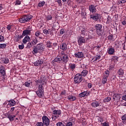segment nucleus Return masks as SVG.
<instances>
[{
  "label": "nucleus",
  "mask_w": 126,
  "mask_h": 126,
  "mask_svg": "<svg viewBox=\"0 0 126 126\" xmlns=\"http://www.w3.org/2000/svg\"><path fill=\"white\" fill-rule=\"evenodd\" d=\"M37 83H41L38 86V90H41L42 91L44 92V88H47V85L46 84V82L43 81V79L40 78L37 81Z\"/></svg>",
  "instance_id": "2"
},
{
  "label": "nucleus",
  "mask_w": 126,
  "mask_h": 126,
  "mask_svg": "<svg viewBox=\"0 0 126 126\" xmlns=\"http://www.w3.org/2000/svg\"><path fill=\"white\" fill-rule=\"evenodd\" d=\"M19 49H20V50H23V49H24V44H22V45H19Z\"/></svg>",
  "instance_id": "44"
},
{
  "label": "nucleus",
  "mask_w": 126,
  "mask_h": 126,
  "mask_svg": "<svg viewBox=\"0 0 126 126\" xmlns=\"http://www.w3.org/2000/svg\"><path fill=\"white\" fill-rule=\"evenodd\" d=\"M0 63L4 64L8 63H9V60L6 58H3L0 59Z\"/></svg>",
  "instance_id": "12"
},
{
  "label": "nucleus",
  "mask_w": 126,
  "mask_h": 126,
  "mask_svg": "<svg viewBox=\"0 0 126 126\" xmlns=\"http://www.w3.org/2000/svg\"><path fill=\"white\" fill-rule=\"evenodd\" d=\"M52 17L51 15L47 16L46 17L47 20H52Z\"/></svg>",
  "instance_id": "50"
},
{
  "label": "nucleus",
  "mask_w": 126,
  "mask_h": 126,
  "mask_svg": "<svg viewBox=\"0 0 126 126\" xmlns=\"http://www.w3.org/2000/svg\"><path fill=\"white\" fill-rule=\"evenodd\" d=\"M74 55H75V57H76V58H83L84 54H83V53L81 52H78V53H75Z\"/></svg>",
  "instance_id": "17"
},
{
  "label": "nucleus",
  "mask_w": 126,
  "mask_h": 126,
  "mask_svg": "<svg viewBox=\"0 0 126 126\" xmlns=\"http://www.w3.org/2000/svg\"><path fill=\"white\" fill-rule=\"evenodd\" d=\"M115 53V49L114 48H109L108 51L109 55H113Z\"/></svg>",
  "instance_id": "28"
},
{
  "label": "nucleus",
  "mask_w": 126,
  "mask_h": 126,
  "mask_svg": "<svg viewBox=\"0 0 126 126\" xmlns=\"http://www.w3.org/2000/svg\"><path fill=\"white\" fill-rule=\"evenodd\" d=\"M86 12H83V11H82L81 12V15L82 16H83L84 18H86Z\"/></svg>",
  "instance_id": "41"
},
{
  "label": "nucleus",
  "mask_w": 126,
  "mask_h": 126,
  "mask_svg": "<svg viewBox=\"0 0 126 126\" xmlns=\"http://www.w3.org/2000/svg\"><path fill=\"white\" fill-rule=\"evenodd\" d=\"M12 27V26H11V25H7V27H6V29L7 30H10V29H11Z\"/></svg>",
  "instance_id": "51"
},
{
  "label": "nucleus",
  "mask_w": 126,
  "mask_h": 126,
  "mask_svg": "<svg viewBox=\"0 0 126 126\" xmlns=\"http://www.w3.org/2000/svg\"><path fill=\"white\" fill-rule=\"evenodd\" d=\"M74 81L75 83L79 84L82 81V76L81 74H77L74 78Z\"/></svg>",
  "instance_id": "5"
},
{
  "label": "nucleus",
  "mask_w": 126,
  "mask_h": 126,
  "mask_svg": "<svg viewBox=\"0 0 126 126\" xmlns=\"http://www.w3.org/2000/svg\"><path fill=\"white\" fill-rule=\"evenodd\" d=\"M57 118H59V116H54L52 117V120L53 121H56V119H57Z\"/></svg>",
  "instance_id": "56"
},
{
  "label": "nucleus",
  "mask_w": 126,
  "mask_h": 126,
  "mask_svg": "<svg viewBox=\"0 0 126 126\" xmlns=\"http://www.w3.org/2000/svg\"><path fill=\"white\" fill-rule=\"evenodd\" d=\"M61 62H62V57L58 56L55 58L52 63H60Z\"/></svg>",
  "instance_id": "20"
},
{
  "label": "nucleus",
  "mask_w": 126,
  "mask_h": 126,
  "mask_svg": "<svg viewBox=\"0 0 126 126\" xmlns=\"http://www.w3.org/2000/svg\"><path fill=\"white\" fill-rule=\"evenodd\" d=\"M100 18L101 17L100 16L99 14H95V15L91 17V18H92L93 20H95V21H97L98 19L100 20Z\"/></svg>",
  "instance_id": "15"
},
{
  "label": "nucleus",
  "mask_w": 126,
  "mask_h": 126,
  "mask_svg": "<svg viewBox=\"0 0 126 126\" xmlns=\"http://www.w3.org/2000/svg\"><path fill=\"white\" fill-rule=\"evenodd\" d=\"M92 106L94 108H96V107L100 106V103L98 101H94L92 103Z\"/></svg>",
  "instance_id": "24"
},
{
  "label": "nucleus",
  "mask_w": 126,
  "mask_h": 126,
  "mask_svg": "<svg viewBox=\"0 0 126 126\" xmlns=\"http://www.w3.org/2000/svg\"><path fill=\"white\" fill-rule=\"evenodd\" d=\"M42 124H43V125L48 126L49 125H50V119L48 118V117L46 116H43L42 117Z\"/></svg>",
  "instance_id": "6"
},
{
  "label": "nucleus",
  "mask_w": 126,
  "mask_h": 126,
  "mask_svg": "<svg viewBox=\"0 0 126 126\" xmlns=\"http://www.w3.org/2000/svg\"><path fill=\"white\" fill-rule=\"evenodd\" d=\"M53 114L60 116V115H62V111L61 110H55L53 111Z\"/></svg>",
  "instance_id": "25"
},
{
  "label": "nucleus",
  "mask_w": 126,
  "mask_h": 126,
  "mask_svg": "<svg viewBox=\"0 0 126 126\" xmlns=\"http://www.w3.org/2000/svg\"><path fill=\"white\" fill-rule=\"evenodd\" d=\"M102 26L101 24H96L94 26L95 32L98 36H102L103 35V30H102Z\"/></svg>",
  "instance_id": "4"
},
{
  "label": "nucleus",
  "mask_w": 126,
  "mask_h": 126,
  "mask_svg": "<svg viewBox=\"0 0 126 126\" xmlns=\"http://www.w3.org/2000/svg\"><path fill=\"white\" fill-rule=\"evenodd\" d=\"M36 126H44V124L42 122H37Z\"/></svg>",
  "instance_id": "46"
},
{
  "label": "nucleus",
  "mask_w": 126,
  "mask_h": 126,
  "mask_svg": "<svg viewBox=\"0 0 126 126\" xmlns=\"http://www.w3.org/2000/svg\"><path fill=\"white\" fill-rule=\"evenodd\" d=\"M67 99L68 100H69V101H75L76 97L73 95H69L67 97Z\"/></svg>",
  "instance_id": "26"
},
{
  "label": "nucleus",
  "mask_w": 126,
  "mask_h": 126,
  "mask_svg": "<svg viewBox=\"0 0 126 126\" xmlns=\"http://www.w3.org/2000/svg\"><path fill=\"white\" fill-rule=\"evenodd\" d=\"M32 85V82H26L25 83V85L27 87H29V86H30V85Z\"/></svg>",
  "instance_id": "35"
},
{
  "label": "nucleus",
  "mask_w": 126,
  "mask_h": 126,
  "mask_svg": "<svg viewBox=\"0 0 126 126\" xmlns=\"http://www.w3.org/2000/svg\"><path fill=\"white\" fill-rule=\"evenodd\" d=\"M0 72L3 76L5 75V70H0Z\"/></svg>",
  "instance_id": "42"
},
{
  "label": "nucleus",
  "mask_w": 126,
  "mask_h": 126,
  "mask_svg": "<svg viewBox=\"0 0 126 126\" xmlns=\"http://www.w3.org/2000/svg\"><path fill=\"white\" fill-rule=\"evenodd\" d=\"M64 33V30H63V29L61 30L60 34L63 35V34Z\"/></svg>",
  "instance_id": "60"
},
{
  "label": "nucleus",
  "mask_w": 126,
  "mask_h": 126,
  "mask_svg": "<svg viewBox=\"0 0 126 126\" xmlns=\"http://www.w3.org/2000/svg\"><path fill=\"white\" fill-rule=\"evenodd\" d=\"M2 41H3V36L0 35V42H2Z\"/></svg>",
  "instance_id": "59"
},
{
  "label": "nucleus",
  "mask_w": 126,
  "mask_h": 126,
  "mask_svg": "<svg viewBox=\"0 0 126 126\" xmlns=\"http://www.w3.org/2000/svg\"><path fill=\"white\" fill-rule=\"evenodd\" d=\"M108 40L109 41H112V40L114 39V35L113 34H110L107 37Z\"/></svg>",
  "instance_id": "34"
},
{
  "label": "nucleus",
  "mask_w": 126,
  "mask_h": 126,
  "mask_svg": "<svg viewBox=\"0 0 126 126\" xmlns=\"http://www.w3.org/2000/svg\"><path fill=\"white\" fill-rule=\"evenodd\" d=\"M78 43L79 46H81L82 44L85 43V38L84 37L81 36L78 40Z\"/></svg>",
  "instance_id": "10"
},
{
  "label": "nucleus",
  "mask_w": 126,
  "mask_h": 126,
  "mask_svg": "<svg viewBox=\"0 0 126 126\" xmlns=\"http://www.w3.org/2000/svg\"><path fill=\"white\" fill-rule=\"evenodd\" d=\"M47 45L48 48H52V43L50 41L47 42Z\"/></svg>",
  "instance_id": "40"
},
{
  "label": "nucleus",
  "mask_w": 126,
  "mask_h": 126,
  "mask_svg": "<svg viewBox=\"0 0 126 126\" xmlns=\"http://www.w3.org/2000/svg\"><path fill=\"white\" fill-rule=\"evenodd\" d=\"M43 32L45 35H48V34H49V30H44Z\"/></svg>",
  "instance_id": "47"
},
{
  "label": "nucleus",
  "mask_w": 126,
  "mask_h": 126,
  "mask_svg": "<svg viewBox=\"0 0 126 126\" xmlns=\"http://www.w3.org/2000/svg\"><path fill=\"white\" fill-rule=\"evenodd\" d=\"M61 59L63 63H67V61H68V57L66 55H64L63 56L61 57Z\"/></svg>",
  "instance_id": "19"
},
{
  "label": "nucleus",
  "mask_w": 126,
  "mask_h": 126,
  "mask_svg": "<svg viewBox=\"0 0 126 126\" xmlns=\"http://www.w3.org/2000/svg\"><path fill=\"white\" fill-rule=\"evenodd\" d=\"M75 64H71L70 65V68L73 70L75 69Z\"/></svg>",
  "instance_id": "38"
},
{
  "label": "nucleus",
  "mask_w": 126,
  "mask_h": 126,
  "mask_svg": "<svg viewBox=\"0 0 126 126\" xmlns=\"http://www.w3.org/2000/svg\"><path fill=\"white\" fill-rule=\"evenodd\" d=\"M81 37L83 38H87L88 36H89V33H88V31L85 29L82 28L81 30Z\"/></svg>",
  "instance_id": "7"
},
{
  "label": "nucleus",
  "mask_w": 126,
  "mask_h": 126,
  "mask_svg": "<svg viewBox=\"0 0 126 126\" xmlns=\"http://www.w3.org/2000/svg\"><path fill=\"white\" fill-rule=\"evenodd\" d=\"M16 39H17L16 41L17 42H18V41H19L20 39V37H19V35L17 34L16 35Z\"/></svg>",
  "instance_id": "57"
},
{
  "label": "nucleus",
  "mask_w": 126,
  "mask_h": 126,
  "mask_svg": "<svg viewBox=\"0 0 126 126\" xmlns=\"http://www.w3.org/2000/svg\"><path fill=\"white\" fill-rule=\"evenodd\" d=\"M31 30H26L23 31V35H30L31 34Z\"/></svg>",
  "instance_id": "23"
},
{
  "label": "nucleus",
  "mask_w": 126,
  "mask_h": 126,
  "mask_svg": "<svg viewBox=\"0 0 126 126\" xmlns=\"http://www.w3.org/2000/svg\"><path fill=\"white\" fill-rule=\"evenodd\" d=\"M15 109V107H11L10 110V112H11V113H12V112H13V111H14V109Z\"/></svg>",
  "instance_id": "63"
},
{
  "label": "nucleus",
  "mask_w": 126,
  "mask_h": 126,
  "mask_svg": "<svg viewBox=\"0 0 126 126\" xmlns=\"http://www.w3.org/2000/svg\"><path fill=\"white\" fill-rule=\"evenodd\" d=\"M122 121H126V115H124L122 117Z\"/></svg>",
  "instance_id": "55"
},
{
  "label": "nucleus",
  "mask_w": 126,
  "mask_h": 126,
  "mask_svg": "<svg viewBox=\"0 0 126 126\" xmlns=\"http://www.w3.org/2000/svg\"><path fill=\"white\" fill-rule=\"evenodd\" d=\"M122 99L124 100V101H126V94L122 96Z\"/></svg>",
  "instance_id": "64"
},
{
  "label": "nucleus",
  "mask_w": 126,
  "mask_h": 126,
  "mask_svg": "<svg viewBox=\"0 0 126 126\" xmlns=\"http://www.w3.org/2000/svg\"><path fill=\"white\" fill-rule=\"evenodd\" d=\"M27 42H30V37L29 35H26L23 39V44H27Z\"/></svg>",
  "instance_id": "16"
},
{
  "label": "nucleus",
  "mask_w": 126,
  "mask_h": 126,
  "mask_svg": "<svg viewBox=\"0 0 126 126\" xmlns=\"http://www.w3.org/2000/svg\"><path fill=\"white\" fill-rule=\"evenodd\" d=\"M43 64V60L39 59L38 61H37L35 63H34V65L36 66H38V65H41Z\"/></svg>",
  "instance_id": "21"
},
{
  "label": "nucleus",
  "mask_w": 126,
  "mask_h": 126,
  "mask_svg": "<svg viewBox=\"0 0 126 126\" xmlns=\"http://www.w3.org/2000/svg\"><path fill=\"white\" fill-rule=\"evenodd\" d=\"M118 74L119 75H123L124 74V70H123L122 68H120L118 71Z\"/></svg>",
  "instance_id": "32"
},
{
  "label": "nucleus",
  "mask_w": 126,
  "mask_h": 126,
  "mask_svg": "<svg viewBox=\"0 0 126 126\" xmlns=\"http://www.w3.org/2000/svg\"><path fill=\"white\" fill-rule=\"evenodd\" d=\"M32 19V17L30 15H26L22 16L19 20V22L21 23H26L28 22L30 20Z\"/></svg>",
  "instance_id": "3"
},
{
  "label": "nucleus",
  "mask_w": 126,
  "mask_h": 126,
  "mask_svg": "<svg viewBox=\"0 0 126 126\" xmlns=\"http://www.w3.org/2000/svg\"><path fill=\"white\" fill-rule=\"evenodd\" d=\"M125 2H126V0H121L118 2L119 3H125Z\"/></svg>",
  "instance_id": "53"
},
{
  "label": "nucleus",
  "mask_w": 126,
  "mask_h": 126,
  "mask_svg": "<svg viewBox=\"0 0 126 126\" xmlns=\"http://www.w3.org/2000/svg\"><path fill=\"white\" fill-rule=\"evenodd\" d=\"M105 74H106V76H108L109 77V75L110 74V71L109 70H106L105 71Z\"/></svg>",
  "instance_id": "52"
},
{
  "label": "nucleus",
  "mask_w": 126,
  "mask_h": 126,
  "mask_svg": "<svg viewBox=\"0 0 126 126\" xmlns=\"http://www.w3.org/2000/svg\"><path fill=\"white\" fill-rule=\"evenodd\" d=\"M36 94L38 97H42L44 95V91H41V90H38L36 92Z\"/></svg>",
  "instance_id": "18"
},
{
  "label": "nucleus",
  "mask_w": 126,
  "mask_h": 126,
  "mask_svg": "<svg viewBox=\"0 0 126 126\" xmlns=\"http://www.w3.org/2000/svg\"><path fill=\"white\" fill-rule=\"evenodd\" d=\"M65 126H72V122L68 123Z\"/></svg>",
  "instance_id": "58"
},
{
  "label": "nucleus",
  "mask_w": 126,
  "mask_h": 126,
  "mask_svg": "<svg viewBox=\"0 0 126 126\" xmlns=\"http://www.w3.org/2000/svg\"><path fill=\"white\" fill-rule=\"evenodd\" d=\"M57 126H65L63 124L62 122H59L57 124Z\"/></svg>",
  "instance_id": "48"
},
{
  "label": "nucleus",
  "mask_w": 126,
  "mask_h": 126,
  "mask_svg": "<svg viewBox=\"0 0 126 126\" xmlns=\"http://www.w3.org/2000/svg\"><path fill=\"white\" fill-rule=\"evenodd\" d=\"M6 48V44H0V49H5Z\"/></svg>",
  "instance_id": "37"
},
{
  "label": "nucleus",
  "mask_w": 126,
  "mask_h": 126,
  "mask_svg": "<svg viewBox=\"0 0 126 126\" xmlns=\"http://www.w3.org/2000/svg\"><path fill=\"white\" fill-rule=\"evenodd\" d=\"M57 2L59 4L60 6H62L63 4L62 3V0H56Z\"/></svg>",
  "instance_id": "45"
},
{
  "label": "nucleus",
  "mask_w": 126,
  "mask_h": 126,
  "mask_svg": "<svg viewBox=\"0 0 126 126\" xmlns=\"http://www.w3.org/2000/svg\"><path fill=\"white\" fill-rule=\"evenodd\" d=\"M60 48L61 50H63V51H65L67 49V45L65 43H63L61 44Z\"/></svg>",
  "instance_id": "14"
},
{
  "label": "nucleus",
  "mask_w": 126,
  "mask_h": 126,
  "mask_svg": "<svg viewBox=\"0 0 126 126\" xmlns=\"http://www.w3.org/2000/svg\"><path fill=\"white\" fill-rule=\"evenodd\" d=\"M41 35V32H36L35 33V35L36 37H39Z\"/></svg>",
  "instance_id": "43"
},
{
  "label": "nucleus",
  "mask_w": 126,
  "mask_h": 126,
  "mask_svg": "<svg viewBox=\"0 0 126 126\" xmlns=\"http://www.w3.org/2000/svg\"><path fill=\"white\" fill-rule=\"evenodd\" d=\"M111 100H112V98H111V97L107 96V97H105L104 99L103 102L104 103H107V102H110V101H111Z\"/></svg>",
  "instance_id": "29"
},
{
  "label": "nucleus",
  "mask_w": 126,
  "mask_h": 126,
  "mask_svg": "<svg viewBox=\"0 0 126 126\" xmlns=\"http://www.w3.org/2000/svg\"><path fill=\"white\" fill-rule=\"evenodd\" d=\"M8 102V105L10 106V107H13V106H15V105H16V102L13 99L10 100Z\"/></svg>",
  "instance_id": "22"
},
{
  "label": "nucleus",
  "mask_w": 126,
  "mask_h": 126,
  "mask_svg": "<svg viewBox=\"0 0 126 126\" xmlns=\"http://www.w3.org/2000/svg\"><path fill=\"white\" fill-rule=\"evenodd\" d=\"M107 80H108V76H106L102 79V83H103V84H105V83L107 82Z\"/></svg>",
  "instance_id": "30"
},
{
  "label": "nucleus",
  "mask_w": 126,
  "mask_h": 126,
  "mask_svg": "<svg viewBox=\"0 0 126 126\" xmlns=\"http://www.w3.org/2000/svg\"><path fill=\"white\" fill-rule=\"evenodd\" d=\"M33 46L32 44V42H29L27 44V47L26 48H28L29 49H30V48H32Z\"/></svg>",
  "instance_id": "36"
},
{
  "label": "nucleus",
  "mask_w": 126,
  "mask_h": 126,
  "mask_svg": "<svg viewBox=\"0 0 126 126\" xmlns=\"http://www.w3.org/2000/svg\"><path fill=\"white\" fill-rule=\"evenodd\" d=\"M31 42H32L33 46H35V45L38 43V40L35 38V39H33Z\"/></svg>",
  "instance_id": "31"
},
{
  "label": "nucleus",
  "mask_w": 126,
  "mask_h": 126,
  "mask_svg": "<svg viewBox=\"0 0 126 126\" xmlns=\"http://www.w3.org/2000/svg\"><path fill=\"white\" fill-rule=\"evenodd\" d=\"M65 93H66V92L65 91V90H63L61 94L62 95H65Z\"/></svg>",
  "instance_id": "61"
},
{
  "label": "nucleus",
  "mask_w": 126,
  "mask_h": 126,
  "mask_svg": "<svg viewBox=\"0 0 126 126\" xmlns=\"http://www.w3.org/2000/svg\"><path fill=\"white\" fill-rule=\"evenodd\" d=\"M96 7H97V6H94V5H91L89 6V10L91 12H92L93 13H95L96 12Z\"/></svg>",
  "instance_id": "9"
},
{
  "label": "nucleus",
  "mask_w": 126,
  "mask_h": 126,
  "mask_svg": "<svg viewBox=\"0 0 126 126\" xmlns=\"http://www.w3.org/2000/svg\"><path fill=\"white\" fill-rule=\"evenodd\" d=\"M100 58L101 55H98L97 57H95L94 62H96V61H98V60H100Z\"/></svg>",
  "instance_id": "49"
},
{
  "label": "nucleus",
  "mask_w": 126,
  "mask_h": 126,
  "mask_svg": "<svg viewBox=\"0 0 126 126\" xmlns=\"http://www.w3.org/2000/svg\"><path fill=\"white\" fill-rule=\"evenodd\" d=\"M56 32V30L55 28H52L50 31V34H52V35H54V33Z\"/></svg>",
  "instance_id": "39"
},
{
  "label": "nucleus",
  "mask_w": 126,
  "mask_h": 126,
  "mask_svg": "<svg viewBox=\"0 0 126 126\" xmlns=\"http://www.w3.org/2000/svg\"><path fill=\"white\" fill-rule=\"evenodd\" d=\"M6 115H7V118L9 119L10 122H12V121H14V118H15V115H10L9 112L7 113Z\"/></svg>",
  "instance_id": "11"
},
{
  "label": "nucleus",
  "mask_w": 126,
  "mask_h": 126,
  "mask_svg": "<svg viewBox=\"0 0 126 126\" xmlns=\"http://www.w3.org/2000/svg\"><path fill=\"white\" fill-rule=\"evenodd\" d=\"M103 126H109V124L106 122L102 124Z\"/></svg>",
  "instance_id": "62"
},
{
  "label": "nucleus",
  "mask_w": 126,
  "mask_h": 126,
  "mask_svg": "<svg viewBox=\"0 0 126 126\" xmlns=\"http://www.w3.org/2000/svg\"><path fill=\"white\" fill-rule=\"evenodd\" d=\"M40 52H44L43 43H39L36 46H34L32 53L33 55H35V54H38V53H40Z\"/></svg>",
  "instance_id": "1"
},
{
  "label": "nucleus",
  "mask_w": 126,
  "mask_h": 126,
  "mask_svg": "<svg viewBox=\"0 0 126 126\" xmlns=\"http://www.w3.org/2000/svg\"><path fill=\"white\" fill-rule=\"evenodd\" d=\"M38 7H42L45 5V1H43L41 2H39L38 3Z\"/></svg>",
  "instance_id": "33"
},
{
  "label": "nucleus",
  "mask_w": 126,
  "mask_h": 126,
  "mask_svg": "<svg viewBox=\"0 0 126 126\" xmlns=\"http://www.w3.org/2000/svg\"><path fill=\"white\" fill-rule=\"evenodd\" d=\"M21 4V2L19 0H17L15 2V4Z\"/></svg>",
  "instance_id": "54"
},
{
  "label": "nucleus",
  "mask_w": 126,
  "mask_h": 126,
  "mask_svg": "<svg viewBox=\"0 0 126 126\" xmlns=\"http://www.w3.org/2000/svg\"><path fill=\"white\" fill-rule=\"evenodd\" d=\"M88 73V71H87V70L86 69L83 70L81 72V75L82 76H86L87 75Z\"/></svg>",
  "instance_id": "27"
},
{
  "label": "nucleus",
  "mask_w": 126,
  "mask_h": 126,
  "mask_svg": "<svg viewBox=\"0 0 126 126\" xmlns=\"http://www.w3.org/2000/svg\"><path fill=\"white\" fill-rule=\"evenodd\" d=\"M121 98H122L121 94H114L113 95V101H115V102H119L121 100Z\"/></svg>",
  "instance_id": "8"
},
{
  "label": "nucleus",
  "mask_w": 126,
  "mask_h": 126,
  "mask_svg": "<svg viewBox=\"0 0 126 126\" xmlns=\"http://www.w3.org/2000/svg\"><path fill=\"white\" fill-rule=\"evenodd\" d=\"M85 96H89V92L87 91H84V92L79 94V96L80 97V98L85 97Z\"/></svg>",
  "instance_id": "13"
}]
</instances>
